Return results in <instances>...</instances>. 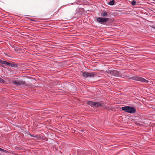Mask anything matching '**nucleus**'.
<instances>
[{
	"instance_id": "f257e3e1",
	"label": "nucleus",
	"mask_w": 155,
	"mask_h": 155,
	"mask_svg": "<svg viewBox=\"0 0 155 155\" xmlns=\"http://www.w3.org/2000/svg\"><path fill=\"white\" fill-rule=\"evenodd\" d=\"M121 109L122 110L129 113H133L136 112L135 109L133 107L124 106L122 107Z\"/></svg>"
},
{
	"instance_id": "0eeeda50",
	"label": "nucleus",
	"mask_w": 155,
	"mask_h": 155,
	"mask_svg": "<svg viewBox=\"0 0 155 155\" xmlns=\"http://www.w3.org/2000/svg\"><path fill=\"white\" fill-rule=\"evenodd\" d=\"M109 20V18L99 17L97 19V21L101 24H103Z\"/></svg>"
},
{
	"instance_id": "1a4fd4ad",
	"label": "nucleus",
	"mask_w": 155,
	"mask_h": 155,
	"mask_svg": "<svg viewBox=\"0 0 155 155\" xmlns=\"http://www.w3.org/2000/svg\"><path fill=\"white\" fill-rule=\"evenodd\" d=\"M101 15L102 17H107L108 16V13L105 11H104L101 14Z\"/></svg>"
},
{
	"instance_id": "ddd939ff",
	"label": "nucleus",
	"mask_w": 155,
	"mask_h": 155,
	"mask_svg": "<svg viewBox=\"0 0 155 155\" xmlns=\"http://www.w3.org/2000/svg\"><path fill=\"white\" fill-rule=\"evenodd\" d=\"M4 82V81L1 78H0V82L2 83H3Z\"/></svg>"
},
{
	"instance_id": "9d476101",
	"label": "nucleus",
	"mask_w": 155,
	"mask_h": 155,
	"mask_svg": "<svg viewBox=\"0 0 155 155\" xmlns=\"http://www.w3.org/2000/svg\"><path fill=\"white\" fill-rule=\"evenodd\" d=\"M114 0H112L108 3V4L112 6L114 5Z\"/></svg>"
},
{
	"instance_id": "9b49d317",
	"label": "nucleus",
	"mask_w": 155,
	"mask_h": 155,
	"mask_svg": "<svg viewBox=\"0 0 155 155\" xmlns=\"http://www.w3.org/2000/svg\"><path fill=\"white\" fill-rule=\"evenodd\" d=\"M136 2L135 0H133L131 2V4L133 5H134L136 4Z\"/></svg>"
},
{
	"instance_id": "2eb2a0df",
	"label": "nucleus",
	"mask_w": 155,
	"mask_h": 155,
	"mask_svg": "<svg viewBox=\"0 0 155 155\" xmlns=\"http://www.w3.org/2000/svg\"><path fill=\"white\" fill-rule=\"evenodd\" d=\"M154 28H155V27H154Z\"/></svg>"
},
{
	"instance_id": "423d86ee",
	"label": "nucleus",
	"mask_w": 155,
	"mask_h": 155,
	"mask_svg": "<svg viewBox=\"0 0 155 155\" xmlns=\"http://www.w3.org/2000/svg\"><path fill=\"white\" fill-rule=\"evenodd\" d=\"M82 75L84 77L92 78L94 76V74L92 73H89L87 72L84 71L81 72Z\"/></svg>"
},
{
	"instance_id": "7ed1b4c3",
	"label": "nucleus",
	"mask_w": 155,
	"mask_h": 155,
	"mask_svg": "<svg viewBox=\"0 0 155 155\" xmlns=\"http://www.w3.org/2000/svg\"><path fill=\"white\" fill-rule=\"evenodd\" d=\"M109 72L110 74L115 76L122 77L124 78L127 77L126 75H125L126 76H124V75L123 76H120L119 72L115 70H110L109 71Z\"/></svg>"
},
{
	"instance_id": "39448f33",
	"label": "nucleus",
	"mask_w": 155,
	"mask_h": 155,
	"mask_svg": "<svg viewBox=\"0 0 155 155\" xmlns=\"http://www.w3.org/2000/svg\"><path fill=\"white\" fill-rule=\"evenodd\" d=\"M13 83L14 85L18 87H19L21 85H24L25 84L24 82L18 80H13Z\"/></svg>"
},
{
	"instance_id": "4468645a",
	"label": "nucleus",
	"mask_w": 155,
	"mask_h": 155,
	"mask_svg": "<svg viewBox=\"0 0 155 155\" xmlns=\"http://www.w3.org/2000/svg\"><path fill=\"white\" fill-rule=\"evenodd\" d=\"M35 137H38L37 136H35Z\"/></svg>"
},
{
	"instance_id": "6e6552de",
	"label": "nucleus",
	"mask_w": 155,
	"mask_h": 155,
	"mask_svg": "<svg viewBox=\"0 0 155 155\" xmlns=\"http://www.w3.org/2000/svg\"><path fill=\"white\" fill-rule=\"evenodd\" d=\"M3 64L5 65L9 66H11V64H10V63H9L8 62L3 61V60H0V64Z\"/></svg>"
},
{
	"instance_id": "20e7f679",
	"label": "nucleus",
	"mask_w": 155,
	"mask_h": 155,
	"mask_svg": "<svg viewBox=\"0 0 155 155\" xmlns=\"http://www.w3.org/2000/svg\"><path fill=\"white\" fill-rule=\"evenodd\" d=\"M132 79L134 80L140 81L143 82L148 83L149 82L148 80L137 76L133 77Z\"/></svg>"
},
{
	"instance_id": "f03ea898",
	"label": "nucleus",
	"mask_w": 155,
	"mask_h": 155,
	"mask_svg": "<svg viewBox=\"0 0 155 155\" xmlns=\"http://www.w3.org/2000/svg\"><path fill=\"white\" fill-rule=\"evenodd\" d=\"M87 104L94 108L100 107L103 106V104L94 101H88L87 102Z\"/></svg>"
},
{
	"instance_id": "f8f14e48",
	"label": "nucleus",
	"mask_w": 155,
	"mask_h": 155,
	"mask_svg": "<svg viewBox=\"0 0 155 155\" xmlns=\"http://www.w3.org/2000/svg\"><path fill=\"white\" fill-rule=\"evenodd\" d=\"M0 151H2L3 152H7V151L6 150L1 148H0Z\"/></svg>"
}]
</instances>
